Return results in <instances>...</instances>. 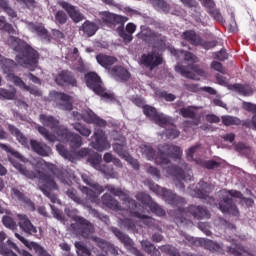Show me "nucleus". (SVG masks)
I'll return each instance as SVG.
<instances>
[{
  "mask_svg": "<svg viewBox=\"0 0 256 256\" xmlns=\"http://www.w3.org/2000/svg\"><path fill=\"white\" fill-rule=\"evenodd\" d=\"M91 139V147L96 151H107V149H111V143L108 142L107 135L101 129L95 128Z\"/></svg>",
  "mask_w": 256,
  "mask_h": 256,
  "instance_id": "nucleus-16",
  "label": "nucleus"
},
{
  "mask_svg": "<svg viewBox=\"0 0 256 256\" xmlns=\"http://www.w3.org/2000/svg\"><path fill=\"white\" fill-rule=\"evenodd\" d=\"M57 85H71V87H77V80L70 71H62L55 78Z\"/></svg>",
  "mask_w": 256,
  "mask_h": 256,
  "instance_id": "nucleus-30",
  "label": "nucleus"
},
{
  "mask_svg": "<svg viewBox=\"0 0 256 256\" xmlns=\"http://www.w3.org/2000/svg\"><path fill=\"white\" fill-rule=\"evenodd\" d=\"M15 238L21 241L25 247L30 249L31 251H35V253L38 256H51L50 254L47 253V250L43 248L41 245H39L36 242H30L29 240L25 239V237L21 236L19 233L15 232Z\"/></svg>",
  "mask_w": 256,
  "mask_h": 256,
  "instance_id": "nucleus-27",
  "label": "nucleus"
},
{
  "mask_svg": "<svg viewBox=\"0 0 256 256\" xmlns=\"http://www.w3.org/2000/svg\"><path fill=\"white\" fill-rule=\"evenodd\" d=\"M55 19L60 25H65L67 23V14L63 10H59L55 13Z\"/></svg>",
  "mask_w": 256,
  "mask_h": 256,
  "instance_id": "nucleus-58",
  "label": "nucleus"
},
{
  "mask_svg": "<svg viewBox=\"0 0 256 256\" xmlns=\"http://www.w3.org/2000/svg\"><path fill=\"white\" fill-rule=\"evenodd\" d=\"M107 191L115 195L116 197H120L121 201H123V205H126L127 209H129L131 216L136 217V219H140L144 225H151L153 223V218L148 217L146 215L139 214L136 212L137 209V202L135 200L129 198V191L121 190V188H116L113 185H106L105 187Z\"/></svg>",
  "mask_w": 256,
  "mask_h": 256,
  "instance_id": "nucleus-6",
  "label": "nucleus"
},
{
  "mask_svg": "<svg viewBox=\"0 0 256 256\" xmlns=\"http://www.w3.org/2000/svg\"><path fill=\"white\" fill-rule=\"evenodd\" d=\"M37 131L46 139V141H50L51 143L54 141H68L72 149H79V147L83 145V138L78 134L69 132L65 127L60 128V134L57 132V136L51 135L47 128L40 125L37 126Z\"/></svg>",
  "mask_w": 256,
  "mask_h": 256,
  "instance_id": "nucleus-5",
  "label": "nucleus"
},
{
  "mask_svg": "<svg viewBox=\"0 0 256 256\" xmlns=\"http://www.w3.org/2000/svg\"><path fill=\"white\" fill-rule=\"evenodd\" d=\"M97 63L101 65V67H104V69L108 70V73L110 70L111 65H115L117 63V58L113 56H107L105 54H98L96 56Z\"/></svg>",
  "mask_w": 256,
  "mask_h": 256,
  "instance_id": "nucleus-40",
  "label": "nucleus"
},
{
  "mask_svg": "<svg viewBox=\"0 0 256 256\" xmlns=\"http://www.w3.org/2000/svg\"><path fill=\"white\" fill-rule=\"evenodd\" d=\"M222 123L226 127H230L231 125H241V120L235 116L224 115L222 116Z\"/></svg>",
  "mask_w": 256,
  "mask_h": 256,
  "instance_id": "nucleus-50",
  "label": "nucleus"
},
{
  "mask_svg": "<svg viewBox=\"0 0 256 256\" xmlns=\"http://www.w3.org/2000/svg\"><path fill=\"white\" fill-rule=\"evenodd\" d=\"M58 5L68 13L70 19L74 21V23H81V21L85 20V15H83L79 10H77V7L73 6L71 3L65 1V0H59Z\"/></svg>",
  "mask_w": 256,
  "mask_h": 256,
  "instance_id": "nucleus-21",
  "label": "nucleus"
},
{
  "mask_svg": "<svg viewBox=\"0 0 256 256\" xmlns=\"http://www.w3.org/2000/svg\"><path fill=\"white\" fill-rule=\"evenodd\" d=\"M199 149H201V145L196 144L186 150V157H187L188 161H193V155H195V153H197V151H199Z\"/></svg>",
  "mask_w": 256,
  "mask_h": 256,
  "instance_id": "nucleus-57",
  "label": "nucleus"
},
{
  "mask_svg": "<svg viewBox=\"0 0 256 256\" xmlns=\"http://www.w3.org/2000/svg\"><path fill=\"white\" fill-rule=\"evenodd\" d=\"M109 74L116 79V81H127L131 75L127 69L121 66H115L113 69L109 70Z\"/></svg>",
  "mask_w": 256,
  "mask_h": 256,
  "instance_id": "nucleus-38",
  "label": "nucleus"
},
{
  "mask_svg": "<svg viewBox=\"0 0 256 256\" xmlns=\"http://www.w3.org/2000/svg\"><path fill=\"white\" fill-rule=\"evenodd\" d=\"M91 241H93V243H96V245L100 249H102V251H105L106 253H111V255L114 256L119 255V252L117 251V248H115V245L95 236L91 237Z\"/></svg>",
  "mask_w": 256,
  "mask_h": 256,
  "instance_id": "nucleus-31",
  "label": "nucleus"
},
{
  "mask_svg": "<svg viewBox=\"0 0 256 256\" xmlns=\"http://www.w3.org/2000/svg\"><path fill=\"white\" fill-rule=\"evenodd\" d=\"M151 5L156 9V11H160L161 13H169L170 6L165 0H152Z\"/></svg>",
  "mask_w": 256,
  "mask_h": 256,
  "instance_id": "nucleus-46",
  "label": "nucleus"
},
{
  "mask_svg": "<svg viewBox=\"0 0 256 256\" xmlns=\"http://www.w3.org/2000/svg\"><path fill=\"white\" fill-rule=\"evenodd\" d=\"M6 77L8 81L15 83L17 87H20V89H23L24 91H29V93H31V95H35V97H41L42 93L39 88L35 86H27L25 82H23L21 78L15 76V74H10Z\"/></svg>",
  "mask_w": 256,
  "mask_h": 256,
  "instance_id": "nucleus-26",
  "label": "nucleus"
},
{
  "mask_svg": "<svg viewBox=\"0 0 256 256\" xmlns=\"http://www.w3.org/2000/svg\"><path fill=\"white\" fill-rule=\"evenodd\" d=\"M88 163L94 167L97 171H102V173H107L105 170V166L101 165V156L100 155H95V156H90L88 158Z\"/></svg>",
  "mask_w": 256,
  "mask_h": 256,
  "instance_id": "nucleus-48",
  "label": "nucleus"
},
{
  "mask_svg": "<svg viewBox=\"0 0 256 256\" xmlns=\"http://www.w3.org/2000/svg\"><path fill=\"white\" fill-rule=\"evenodd\" d=\"M31 148L34 153L41 155L42 157H49L51 155V148L43 142L37 140L30 141Z\"/></svg>",
  "mask_w": 256,
  "mask_h": 256,
  "instance_id": "nucleus-32",
  "label": "nucleus"
},
{
  "mask_svg": "<svg viewBox=\"0 0 256 256\" xmlns=\"http://www.w3.org/2000/svg\"><path fill=\"white\" fill-rule=\"evenodd\" d=\"M138 149L144 159L155 161L156 165H161L164 169L165 165H168L166 171L168 175H173L176 181V187L179 189H185V186L181 181H191V179H193L191 167H189L185 161L180 160L178 166L171 168L169 158L174 157V159H181V156L183 155L181 147L162 144L158 147V155L155 153V149H153L152 146L146 144H142Z\"/></svg>",
  "mask_w": 256,
  "mask_h": 256,
  "instance_id": "nucleus-1",
  "label": "nucleus"
},
{
  "mask_svg": "<svg viewBox=\"0 0 256 256\" xmlns=\"http://www.w3.org/2000/svg\"><path fill=\"white\" fill-rule=\"evenodd\" d=\"M102 203L103 205L108 207V209H112L113 211H122V213H129V210H121L119 202L108 193H105L102 196Z\"/></svg>",
  "mask_w": 256,
  "mask_h": 256,
  "instance_id": "nucleus-35",
  "label": "nucleus"
},
{
  "mask_svg": "<svg viewBox=\"0 0 256 256\" xmlns=\"http://www.w3.org/2000/svg\"><path fill=\"white\" fill-rule=\"evenodd\" d=\"M138 37L146 41V43H159L160 41V49L163 48L165 42H163V37L161 35L153 32L151 29L143 30L142 33H138Z\"/></svg>",
  "mask_w": 256,
  "mask_h": 256,
  "instance_id": "nucleus-28",
  "label": "nucleus"
},
{
  "mask_svg": "<svg viewBox=\"0 0 256 256\" xmlns=\"http://www.w3.org/2000/svg\"><path fill=\"white\" fill-rule=\"evenodd\" d=\"M165 135L168 139H177V137H179V130L172 126V129L166 130Z\"/></svg>",
  "mask_w": 256,
  "mask_h": 256,
  "instance_id": "nucleus-60",
  "label": "nucleus"
},
{
  "mask_svg": "<svg viewBox=\"0 0 256 256\" xmlns=\"http://www.w3.org/2000/svg\"><path fill=\"white\" fill-rule=\"evenodd\" d=\"M0 148L3 149V151H6V153H10L11 156H9V161L13 165L21 175H24V177H27L28 179H35L37 175L33 171L27 170L25 166H23L21 163H19L15 159H19L20 161H25V157L21 155V153L13 150V148L9 147L7 144L0 143Z\"/></svg>",
  "mask_w": 256,
  "mask_h": 256,
  "instance_id": "nucleus-10",
  "label": "nucleus"
},
{
  "mask_svg": "<svg viewBox=\"0 0 256 256\" xmlns=\"http://www.w3.org/2000/svg\"><path fill=\"white\" fill-rule=\"evenodd\" d=\"M200 2L206 9H209V13L212 15L213 19L219 22L223 21V16L219 10L215 9V2L213 0H200Z\"/></svg>",
  "mask_w": 256,
  "mask_h": 256,
  "instance_id": "nucleus-42",
  "label": "nucleus"
},
{
  "mask_svg": "<svg viewBox=\"0 0 256 256\" xmlns=\"http://www.w3.org/2000/svg\"><path fill=\"white\" fill-rule=\"evenodd\" d=\"M8 45L17 51L16 61L22 67H26L27 69H31V67H35L37 65V59H39V54L35 49L31 48L25 41L15 37L10 36L8 38Z\"/></svg>",
  "mask_w": 256,
  "mask_h": 256,
  "instance_id": "nucleus-3",
  "label": "nucleus"
},
{
  "mask_svg": "<svg viewBox=\"0 0 256 256\" xmlns=\"http://www.w3.org/2000/svg\"><path fill=\"white\" fill-rule=\"evenodd\" d=\"M99 30V26L95 24V22H91L89 20L85 21L80 27V31H83L87 37H93L95 33Z\"/></svg>",
  "mask_w": 256,
  "mask_h": 256,
  "instance_id": "nucleus-44",
  "label": "nucleus"
},
{
  "mask_svg": "<svg viewBox=\"0 0 256 256\" xmlns=\"http://www.w3.org/2000/svg\"><path fill=\"white\" fill-rule=\"evenodd\" d=\"M8 131L11 133V135H14L16 137L17 141H19L21 145H27V137H25V135H23V133H21V131H19L17 127L9 124Z\"/></svg>",
  "mask_w": 256,
  "mask_h": 256,
  "instance_id": "nucleus-47",
  "label": "nucleus"
},
{
  "mask_svg": "<svg viewBox=\"0 0 256 256\" xmlns=\"http://www.w3.org/2000/svg\"><path fill=\"white\" fill-rule=\"evenodd\" d=\"M232 89L238 91L240 95H253V88L249 85L234 84Z\"/></svg>",
  "mask_w": 256,
  "mask_h": 256,
  "instance_id": "nucleus-49",
  "label": "nucleus"
},
{
  "mask_svg": "<svg viewBox=\"0 0 256 256\" xmlns=\"http://www.w3.org/2000/svg\"><path fill=\"white\" fill-rule=\"evenodd\" d=\"M102 20L105 23H111L112 25H115V24L123 25V23H127V21H128L127 17L119 16V15L113 14L111 12H103Z\"/></svg>",
  "mask_w": 256,
  "mask_h": 256,
  "instance_id": "nucleus-36",
  "label": "nucleus"
},
{
  "mask_svg": "<svg viewBox=\"0 0 256 256\" xmlns=\"http://www.w3.org/2000/svg\"><path fill=\"white\" fill-rule=\"evenodd\" d=\"M236 149L239 151V153H242V155H249V153H251V147L243 143L237 144Z\"/></svg>",
  "mask_w": 256,
  "mask_h": 256,
  "instance_id": "nucleus-61",
  "label": "nucleus"
},
{
  "mask_svg": "<svg viewBox=\"0 0 256 256\" xmlns=\"http://www.w3.org/2000/svg\"><path fill=\"white\" fill-rule=\"evenodd\" d=\"M54 168V165H50L51 172L38 171L37 175L39 179V188L52 203L60 205L61 200H59L56 195L50 193V191L57 189V183L55 182V172H53Z\"/></svg>",
  "mask_w": 256,
  "mask_h": 256,
  "instance_id": "nucleus-7",
  "label": "nucleus"
},
{
  "mask_svg": "<svg viewBox=\"0 0 256 256\" xmlns=\"http://www.w3.org/2000/svg\"><path fill=\"white\" fill-rule=\"evenodd\" d=\"M211 191H213V185L200 181L196 187V190H192L189 193L192 195V197L203 199V201L206 203L213 205V203H215V199L210 196Z\"/></svg>",
  "mask_w": 256,
  "mask_h": 256,
  "instance_id": "nucleus-14",
  "label": "nucleus"
},
{
  "mask_svg": "<svg viewBox=\"0 0 256 256\" xmlns=\"http://www.w3.org/2000/svg\"><path fill=\"white\" fill-rule=\"evenodd\" d=\"M163 251H165V253H168V255L179 256V251L173 246H164Z\"/></svg>",
  "mask_w": 256,
  "mask_h": 256,
  "instance_id": "nucleus-63",
  "label": "nucleus"
},
{
  "mask_svg": "<svg viewBox=\"0 0 256 256\" xmlns=\"http://www.w3.org/2000/svg\"><path fill=\"white\" fill-rule=\"evenodd\" d=\"M72 115L77 121H79V119H83L85 123H93L94 125H98V127H105V125H107L105 120L101 119L93 110L90 109L84 110L82 113L72 112Z\"/></svg>",
  "mask_w": 256,
  "mask_h": 256,
  "instance_id": "nucleus-17",
  "label": "nucleus"
},
{
  "mask_svg": "<svg viewBox=\"0 0 256 256\" xmlns=\"http://www.w3.org/2000/svg\"><path fill=\"white\" fill-rule=\"evenodd\" d=\"M66 195L74 201V203H78V205H85L83 200L77 196V190L70 188L66 191Z\"/></svg>",
  "mask_w": 256,
  "mask_h": 256,
  "instance_id": "nucleus-53",
  "label": "nucleus"
},
{
  "mask_svg": "<svg viewBox=\"0 0 256 256\" xmlns=\"http://www.w3.org/2000/svg\"><path fill=\"white\" fill-rule=\"evenodd\" d=\"M16 67L17 64L15 63V61L11 59H6L3 57V55L0 54V69L7 74V77H9V75H13V70Z\"/></svg>",
  "mask_w": 256,
  "mask_h": 256,
  "instance_id": "nucleus-39",
  "label": "nucleus"
},
{
  "mask_svg": "<svg viewBox=\"0 0 256 256\" xmlns=\"http://www.w3.org/2000/svg\"><path fill=\"white\" fill-rule=\"evenodd\" d=\"M81 178L91 189L82 186L80 187V191H82L92 203H99V195L105 191V188L93 181L88 174H81Z\"/></svg>",
  "mask_w": 256,
  "mask_h": 256,
  "instance_id": "nucleus-11",
  "label": "nucleus"
},
{
  "mask_svg": "<svg viewBox=\"0 0 256 256\" xmlns=\"http://www.w3.org/2000/svg\"><path fill=\"white\" fill-rule=\"evenodd\" d=\"M85 81L87 87L94 91L96 95L102 97L104 101H113V99H115V95H113V93L104 89L103 82H101V78L97 73L89 72L85 75Z\"/></svg>",
  "mask_w": 256,
  "mask_h": 256,
  "instance_id": "nucleus-9",
  "label": "nucleus"
},
{
  "mask_svg": "<svg viewBox=\"0 0 256 256\" xmlns=\"http://www.w3.org/2000/svg\"><path fill=\"white\" fill-rule=\"evenodd\" d=\"M142 249L148 253V255H151L152 251H155V245H153L151 242L147 240H143L141 242Z\"/></svg>",
  "mask_w": 256,
  "mask_h": 256,
  "instance_id": "nucleus-59",
  "label": "nucleus"
},
{
  "mask_svg": "<svg viewBox=\"0 0 256 256\" xmlns=\"http://www.w3.org/2000/svg\"><path fill=\"white\" fill-rule=\"evenodd\" d=\"M74 129H75V131L80 133V135H82L83 137H89V135H91V129H89L81 124H74Z\"/></svg>",
  "mask_w": 256,
  "mask_h": 256,
  "instance_id": "nucleus-55",
  "label": "nucleus"
},
{
  "mask_svg": "<svg viewBox=\"0 0 256 256\" xmlns=\"http://www.w3.org/2000/svg\"><path fill=\"white\" fill-rule=\"evenodd\" d=\"M74 245L77 249V254L79 256H91V251H89V249H87V247H85L83 243L75 242Z\"/></svg>",
  "mask_w": 256,
  "mask_h": 256,
  "instance_id": "nucleus-54",
  "label": "nucleus"
},
{
  "mask_svg": "<svg viewBox=\"0 0 256 256\" xmlns=\"http://www.w3.org/2000/svg\"><path fill=\"white\" fill-rule=\"evenodd\" d=\"M18 225L20 229L28 235H35V237H41V234H37V228L33 226L31 220L25 214H17Z\"/></svg>",
  "mask_w": 256,
  "mask_h": 256,
  "instance_id": "nucleus-24",
  "label": "nucleus"
},
{
  "mask_svg": "<svg viewBox=\"0 0 256 256\" xmlns=\"http://www.w3.org/2000/svg\"><path fill=\"white\" fill-rule=\"evenodd\" d=\"M16 93H17V90H15V88H12L10 90L1 89L0 90V99L13 100V99H15Z\"/></svg>",
  "mask_w": 256,
  "mask_h": 256,
  "instance_id": "nucleus-51",
  "label": "nucleus"
},
{
  "mask_svg": "<svg viewBox=\"0 0 256 256\" xmlns=\"http://www.w3.org/2000/svg\"><path fill=\"white\" fill-rule=\"evenodd\" d=\"M12 197L14 199H17L21 204L24 205V207H27L30 211L35 210V205L33 204V202H31V200H29L28 198H25V195H23V193H21L16 188H12Z\"/></svg>",
  "mask_w": 256,
  "mask_h": 256,
  "instance_id": "nucleus-41",
  "label": "nucleus"
},
{
  "mask_svg": "<svg viewBox=\"0 0 256 256\" xmlns=\"http://www.w3.org/2000/svg\"><path fill=\"white\" fill-rule=\"evenodd\" d=\"M112 137L114 141H117L112 145L114 153H117L121 159H125L129 152H127V141L125 137L119 135L117 132H112Z\"/></svg>",
  "mask_w": 256,
  "mask_h": 256,
  "instance_id": "nucleus-20",
  "label": "nucleus"
},
{
  "mask_svg": "<svg viewBox=\"0 0 256 256\" xmlns=\"http://www.w3.org/2000/svg\"><path fill=\"white\" fill-rule=\"evenodd\" d=\"M26 27L28 31H31V33H35L36 35H38V37L43 39V41H49V35L47 34V29H45V26L28 22L26 24Z\"/></svg>",
  "mask_w": 256,
  "mask_h": 256,
  "instance_id": "nucleus-33",
  "label": "nucleus"
},
{
  "mask_svg": "<svg viewBox=\"0 0 256 256\" xmlns=\"http://www.w3.org/2000/svg\"><path fill=\"white\" fill-rule=\"evenodd\" d=\"M48 101L53 103L55 107L64 109V111H71L73 109V98L62 92H50L47 98Z\"/></svg>",
  "mask_w": 256,
  "mask_h": 256,
  "instance_id": "nucleus-12",
  "label": "nucleus"
},
{
  "mask_svg": "<svg viewBox=\"0 0 256 256\" xmlns=\"http://www.w3.org/2000/svg\"><path fill=\"white\" fill-rule=\"evenodd\" d=\"M163 251H165V253H168V255L179 256V251L173 246H164Z\"/></svg>",
  "mask_w": 256,
  "mask_h": 256,
  "instance_id": "nucleus-64",
  "label": "nucleus"
},
{
  "mask_svg": "<svg viewBox=\"0 0 256 256\" xmlns=\"http://www.w3.org/2000/svg\"><path fill=\"white\" fill-rule=\"evenodd\" d=\"M39 120L40 123H42V125H44V127H48L49 129H51L52 134L49 133L50 135H55V137H57V133L61 134V128L65 127V126H61L59 125V121L57 120V118L51 116V115H47V114H41L39 116Z\"/></svg>",
  "mask_w": 256,
  "mask_h": 256,
  "instance_id": "nucleus-22",
  "label": "nucleus"
},
{
  "mask_svg": "<svg viewBox=\"0 0 256 256\" xmlns=\"http://www.w3.org/2000/svg\"><path fill=\"white\" fill-rule=\"evenodd\" d=\"M65 213L75 221V223L71 224V228L77 235H81V237L85 239H91V237H93V233H95L93 224H90L85 218L77 216L79 213L77 209L71 210V208H65Z\"/></svg>",
  "mask_w": 256,
  "mask_h": 256,
  "instance_id": "nucleus-8",
  "label": "nucleus"
},
{
  "mask_svg": "<svg viewBox=\"0 0 256 256\" xmlns=\"http://www.w3.org/2000/svg\"><path fill=\"white\" fill-rule=\"evenodd\" d=\"M137 30V26L133 23H128L126 26V32L125 28H123V23L120 24V26L117 28V33L126 43H130V41H133V33Z\"/></svg>",
  "mask_w": 256,
  "mask_h": 256,
  "instance_id": "nucleus-29",
  "label": "nucleus"
},
{
  "mask_svg": "<svg viewBox=\"0 0 256 256\" xmlns=\"http://www.w3.org/2000/svg\"><path fill=\"white\" fill-rule=\"evenodd\" d=\"M198 243L201 245V247H204V249H208V251H211L212 253H217L220 251V249L223 248L221 244L205 238H199Z\"/></svg>",
  "mask_w": 256,
  "mask_h": 256,
  "instance_id": "nucleus-43",
  "label": "nucleus"
},
{
  "mask_svg": "<svg viewBox=\"0 0 256 256\" xmlns=\"http://www.w3.org/2000/svg\"><path fill=\"white\" fill-rule=\"evenodd\" d=\"M73 56L75 58L73 62L74 69H76V71H79L80 73H83V71H85V64H83V59L79 57V49H73Z\"/></svg>",
  "mask_w": 256,
  "mask_h": 256,
  "instance_id": "nucleus-45",
  "label": "nucleus"
},
{
  "mask_svg": "<svg viewBox=\"0 0 256 256\" xmlns=\"http://www.w3.org/2000/svg\"><path fill=\"white\" fill-rule=\"evenodd\" d=\"M151 191L157 193L158 195H162L164 201L168 203V205H172V207H178V210L175 212L174 221L176 225L185 227L186 225H191V221L187 219V215H192L194 219H209L211 214L209 211L201 206L191 205L188 208V212L183 210V205H185V198H181L177 196V194L173 193L171 190H167L166 188H161V186L157 184H152L150 186Z\"/></svg>",
  "mask_w": 256,
  "mask_h": 256,
  "instance_id": "nucleus-2",
  "label": "nucleus"
},
{
  "mask_svg": "<svg viewBox=\"0 0 256 256\" xmlns=\"http://www.w3.org/2000/svg\"><path fill=\"white\" fill-rule=\"evenodd\" d=\"M170 53L174 55V57H176L177 59H184V61H188L189 63H197V61H199L197 56L184 50H177L175 48H171Z\"/></svg>",
  "mask_w": 256,
  "mask_h": 256,
  "instance_id": "nucleus-37",
  "label": "nucleus"
},
{
  "mask_svg": "<svg viewBox=\"0 0 256 256\" xmlns=\"http://www.w3.org/2000/svg\"><path fill=\"white\" fill-rule=\"evenodd\" d=\"M143 113L146 115V117H149L152 119V121H155L156 125H159L160 127H165L166 125H173V120L171 117L165 115V114H157V110L155 107L145 105L143 106Z\"/></svg>",
  "mask_w": 256,
  "mask_h": 256,
  "instance_id": "nucleus-13",
  "label": "nucleus"
},
{
  "mask_svg": "<svg viewBox=\"0 0 256 256\" xmlns=\"http://www.w3.org/2000/svg\"><path fill=\"white\" fill-rule=\"evenodd\" d=\"M220 194L223 197V200L219 203V209L222 213H228L229 215H239V210L237 206L233 204V199L230 197H234V199H240L241 205H245L246 207H253L255 201L251 198L243 197V194L237 190H222Z\"/></svg>",
  "mask_w": 256,
  "mask_h": 256,
  "instance_id": "nucleus-4",
  "label": "nucleus"
},
{
  "mask_svg": "<svg viewBox=\"0 0 256 256\" xmlns=\"http://www.w3.org/2000/svg\"><path fill=\"white\" fill-rule=\"evenodd\" d=\"M120 227H126V229H133L135 227V222L129 218H121L118 216Z\"/></svg>",
  "mask_w": 256,
  "mask_h": 256,
  "instance_id": "nucleus-56",
  "label": "nucleus"
},
{
  "mask_svg": "<svg viewBox=\"0 0 256 256\" xmlns=\"http://www.w3.org/2000/svg\"><path fill=\"white\" fill-rule=\"evenodd\" d=\"M180 115H182V117H185L187 119H193L190 125H196V126L201 125V117H196L197 114L195 113V107L193 106L181 108Z\"/></svg>",
  "mask_w": 256,
  "mask_h": 256,
  "instance_id": "nucleus-34",
  "label": "nucleus"
},
{
  "mask_svg": "<svg viewBox=\"0 0 256 256\" xmlns=\"http://www.w3.org/2000/svg\"><path fill=\"white\" fill-rule=\"evenodd\" d=\"M111 231L112 233H114L115 237H117V239H119V241L123 243L124 247H126V249L130 251V253H132V255L144 256L143 253H141V251H139L137 248L133 246V240L129 237V235L121 232L118 228L115 227H112Z\"/></svg>",
  "mask_w": 256,
  "mask_h": 256,
  "instance_id": "nucleus-18",
  "label": "nucleus"
},
{
  "mask_svg": "<svg viewBox=\"0 0 256 256\" xmlns=\"http://www.w3.org/2000/svg\"><path fill=\"white\" fill-rule=\"evenodd\" d=\"M175 71L180 73L182 77H186V79H193L194 81H199V77L207 76V73L204 70L195 66H183L178 64L175 66Z\"/></svg>",
  "mask_w": 256,
  "mask_h": 256,
  "instance_id": "nucleus-15",
  "label": "nucleus"
},
{
  "mask_svg": "<svg viewBox=\"0 0 256 256\" xmlns=\"http://www.w3.org/2000/svg\"><path fill=\"white\" fill-rule=\"evenodd\" d=\"M181 39H184V41H187L191 45H202L203 47H205V49L215 47V43L213 42L205 44V42H203V39H201V36H199V34L195 33V31L193 30L184 31L181 34Z\"/></svg>",
  "mask_w": 256,
  "mask_h": 256,
  "instance_id": "nucleus-23",
  "label": "nucleus"
},
{
  "mask_svg": "<svg viewBox=\"0 0 256 256\" xmlns=\"http://www.w3.org/2000/svg\"><path fill=\"white\" fill-rule=\"evenodd\" d=\"M136 199L143 203V205H148L152 213H155L158 217H163V215H165V210L159 204L151 201V196H149V194L139 192L136 195Z\"/></svg>",
  "mask_w": 256,
  "mask_h": 256,
  "instance_id": "nucleus-19",
  "label": "nucleus"
},
{
  "mask_svg": "<svg viewBox=\"0 0 256 256\" xmlns=\"http://www.w3.org/2000/svg\"><path fill=\"white\" fill-rule=\"evenodd\" d=\"M2 223L7 227V229H10L11 231L17 230V223L10 216H3Z\"/></svg>",
  "mask_w": 256,
  "mask_h": 256,
  "instance_id": "nucleus-52",
  "label": "nucleus"
},
{
  "mask_svg": "<svg viewBox=\"0 0 256 256\" xmlns=\"http://www.w3.org/2000/svg\"><path fill=\"white\" fill-rule=\"evenodd\" d=\"M140 63L147 67V69H150V71H153L155 67H159L163 63V58H161V55L155 53L144 54L141 57Z\"/></svg>",
  "mask_w": 256,
  "mask_h": 256,
  "instance_id": "nucleus-25",
  "label": "nucleus"
},
{
  "mask_svg": "<svg viewBox=\"0 0 256 256\" xmlns=\"http://www.w3.org/2000/svg\"><path fill=\"white\" fill-rule=\"evenodd\" d=\"M56 149L61 157H64V159H69V152L67 151V149H65V146L57 144Z\"/></svg>",
  "mask_w": 256,
  "mask_h": 256,
  "instance_id": "nucleus-62",
  "label": "nucleus"
}]
</instances>
